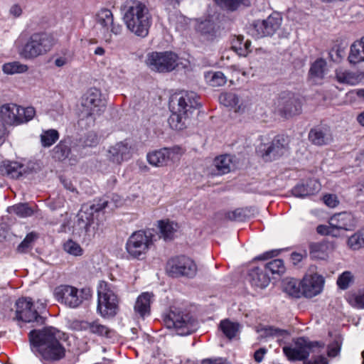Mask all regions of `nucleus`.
<instances>
[{
    "label": "nucleus",
    "instance_id": "obj_1",
    "mask_svg": "<svg viewBox=\"0 0 364 364\" xmlns=\"http://www.w3.org/2000/svg\"><path fill=\"white\" fill-rule=\"evenodd\" d=\"M59 338L60 332L53 327L33 330L29 333L31 350L44 364H52L65 355V349Z\"/></svg>",
    "mask_w": 364,
    "mask_h": 364
},
{
    "label": "nucleus",
    "instance_id": "obj_2",
    "mask_svg": "<svg viewBox=\"0 0 364 364\" xmlns=\"http://www.w3.org/2000/svg\"><path fill=\"white\" fill-rule=\"evenodd\" d=\"M122 19L127 29L145 37L151 25V15L146 4L139 0H127L121 6Z\"/></svg>",
    "mask_w": 364,
    "mask_h": 364
},
{
    "label": "nucleus",
    "instance_id": "obj_3",
    "mask_svg": "<svg viewBox=\"0 0 364 364\" xmlns=\"http://www.w3.org/2000/svg\"><path fill=\"white\" fill-rule=\"evenodd\" d=\"M200 106L198 97L194 92H185L171 100V112L168 123L171 128L181 130L188 122L193 111Z\"/></svg>",
    "mask_w": 364,
    "mask_h": 364
},
{
    "label": "nucleus",
    "instance_id": "obj_4",
    "mask_svg": "<svg viewBox=\"0 0 364 364\" xmlns=\"http://www.w3.org/2000/svg\"><path fill=\"white\" fill-rule=\"evenodd\" d=\"M57 40L53 34L46 32L32 34L23 46L20 55L26 60H33L46 54L55 45Z\"/></svg>",
    "mask_w": 364,
    "mask_h": 364
},
{
    "label": "nucleus",
    "instance_id": "obj_5",
    "mask_svg": "<svg viewBox=\"0 0 364 364\" xmlns=\"http://www.w3.org/2000/svg\"><path fill=\"white\" fill-rule=\"evenodd\" d=\"M324 343L312 342L304 338H298L289 346L283 347V353L290 361H302L308 358L310 353H320Z\"/></svg>",
    "mask_w": 364,
    "mask_h": 364
},
{
    "label": "nucleus",
    "instance_id": "obj_6",
    "mask_svg": "<svg viewBox=\"0 0 364 364\" xmlns=\"http://www.w3.org/2000/svg\"><path fill=\"white\" fill-rule=\"evenodd\" d=\"M36 114L33 107H23L14 103L4 104L0 107V121L8 125L17 126L31 120Z\"/></svg>",
    "mask_w": 364,
    "mask_h": 364
},
{
    "label": "nucleus",
    "instance_id": "obj_7",
    "mask_svg": "<svg viewBox=\"0 0 364 364\" xmlns=\"http://www.w3.org/2000/svg\"><path fill=\"white\" fill-rule=\"evenodd\" d=\"M152 234L144 230L133 232L126 242V251L129 257L142 260L153 245Z\"/></svg>",
    "mask_w": 364,
    "mask_h": 364
},
{
    "label": "nucleus",
    "instance_id": "obj_8",
    "mask_svg": "<svg viewBox=\"0 0 364 364\" xmlns=\"http://www.w3.org/2000/svg\"><path fill=\"white\" fill-rule=\"evenodd\" d=\"M164 323L168 328L173 329L179 336H187L198 328V321L188 314L176 309L171 310L164 317Z\"/></svg>",
    "mask_w": 364,
    "mask_h": 364
},
{
    "label": "nucleus",
    "instance_id": "obj_9",
    "mask_svg": "<svg viewBox=\"0 0 364 364\" xmlns=\"http://www.w3.org/2000/svg\"><path fill=\"white\" fill-rule=\"evenodd\" d=\"M97 311L103 317H112L117 314L119 300L113 287L106 282H100L97 289Z\"/></svg>",
    "mask_w": 364,
    "mask_h": 364
},
{
    "label": "nucleus",
    "instance_id": "obj_10",
    "mask_svg": "<svg viewBox=\"0 0 364 364\" xmlns=\"http://www.w3.org/2000/svg\"><path fill=\"white\" fill-rule=\"evenodd\" d=\"M54 295L56 300L68 307L75 309L78 307L84 299L91 296L89 289L77 288L70 285H60L55 289Z\"/></svg>",
    "mask_w": 364,
    "mask_h": 364
},
{
    "label": "nucleus",
    "instance_id": "obj_11",
    "mask_svg": "<svg viewBox=\"0 0 364 364\" xmlns=\"http://www.w3.org/2000/svg\"><path fill=\"white\" fill-rule=\"evenodd\" d=\"M96 22L102 39L107 43L112 41L113 35L118 36L122 32V26L114 21V15L109 9L100 10L96 14Z\"/></svg>",
    "mask_w": 364,
    "mask_h": 364
},
{
    "label": "nucleus",
    "instance_id": "obj_12",
    "mask_svg": "<svg viewBox=\"0 0 364 364\" xmlns=\"http://www.w3.org/2000/svg\"><path fill=\"white\" fill-rule=\"evenodd\" d=\"M82 117L90 119L93 122L96 116L104 112L106 105L101 97L100 91L97 88H91L82 99Z\"/></svg>",
    "mask_w": 364,
    "mask_h": 364
},
{
    "label": "nucleus",
    "instance_id": "obj_13",
    "mask_svg": "<svg viewBox=\"0 0 364 364\" xmlns=\"http://www.w3.org/2000/svg\"><path fill=\"white\" fill-rule=\"evenodd\" d=\"M166 272L172 277H186L192 278L197 272L195 262L185 256L170 259L166 264Z\"/></svg>",
    "mask_w": 364,
    "mask_h": 364
},
{
    "label": "nucleus",
    "instance_id": "obj_14",
    "mask_svg": "<svg viewBox=\"0 0 364 364\" xmlns=\"http://www.w3.org/2000/svg\"><path fill=\"white\" fill-rule=\"evenodd\" d=\"M178 56L173 52H153L147 58V65L159 73L171 72L177 66Z\"/></svg>",
    "mask_w": 364,
    "mask_h": 364
},
{
    "label": "nucleus",
    "instance_id": "obj_15",
    "mask_svg": "<svg viewBox=\"0 0 364 364\" xmlns=\"http://www.w3.org/2000/svg\"><path fill=\"white\" fill-rule=\"evenodd\" d=\"M275 105L279 114L287 118L299 114L301 111L299 99L294 93L289 92L281 93Z\"/></svg>",
    "mask_w": 364,
    "mask_h": 364
},
{
    "label": "nucleus",
    "instance_id": "obj_16",
    "mask_svg": "<svg viewBox=\"0 0 364 364\" xmlns=\"http://www.w3.org/2000/svg\"><path fill=\"white\" fill-rule=\"evenodd\" d=\"M16 315L18 320L26 323L36 322L38 324H43L44 318L34 308L33 304L30 298L19 299L16 303Z\"/></svg>",
    "mask_w": 364,
    "mask_h": 364
},
{
    "label": "nucleus",
    "instance_id": "obj_17",
    "mask_svg": "<svg viewBox=\"0 0 364 364\" xmlns=\"http://www.w3.org/2000/svg\"><path fill=\"white\" fill-rule=\"evenodd\" d=\"M220 104L232 109L235 113L242 114L250 106V100L235 92H223L219 96Z\"/></svg>",
    "mask_w": 364,
    "mask_h": 364
},
{
    "label": "nucleus",
    "instance_id": "obj_18",
    "mask_svg": "<svg viewBox=\"0 0 364 364\" xmlns=\"http://www.w3.org/2000/svg\"><path fill=\"white\" fill-rule=\"evenodd\" d=\"M181 155V149L179 147L164 148L149 153L147 160L151 165L161 167L167 165L169 161L178 160Z\"/></svg>",
    "mask_w": 364,
    "mask_h": 364
},
{
    "label": "nucleus",
    "instance_id": "obj_19",
    "mask_svg": "<svg viewBox=\"0 0 364 364\" xmlns=\"http://www.w3.org/2000/svg\"><path fill=\"white\" fill-rule=\"evenodd\" d=\"M282 18L274 13L269 16L265 20L257 21L254 26L253 35L257 38L271 36L280 28Z\"/></svg>",
    "mask_w": 364,
    "mask_h": 364
},
{
    "label": "nucleus",
    "instance_id": "obj_20",
    "mask_svg": "<svg viewBox=\"0 0 364 364\" xmlns=\"http://www.w3.org/2000/svg\"><path fill=\"white\" fill-rule=\"evenodd\" d=\"M107 159L116 164H121L132 156L131 146L127 141H119L110 146L106 151Z\"/></svg>",
    "mask_w": 364,
    "mask_h": 364
},
{
    "label": "nucleus",
    "instance_id": "obj_21",
    "mask_svg": "<svg viewBox=\"0 0 364 364\" xmlns=\"http://www.w3.org/2000/svg\"><path fill=\"white\" fill-rule=\"evenodd\" d=\"M303 296L314 297L320 294L324 284V279L318 274H307L301 282Z\"/></svg>",
    "mask_w": 364,
    "mask_h": 364
},
{
    "label": "nucleus",
    "instance_id": "obj_22",
    "mask_svg": "<svg viewBox=\"0 0 364 364\" xmlns=\"http://www.w3.org/2000/svg\"><path fill=\"white\" fill-rule=\"evenodd\" d=\"M287 150V143L285 139L278 136L272 140L262 156L266 161L274 160L283 156Z\"/></svg>",
    "mask_w": 364,
    "mask_h": 364
},
{
    "label": "nucleus",
    "instance_id": "obj_23",
    "mask_svg": "<svg viewBox=\"0 0 364 364\" xmlns=\"http://www.w3.org/2000/svg\"><path fill=\"white\" fill-rule=\"evenodd\" d=\"M329 224L336 229L349 230L355 227V220L351 213L343 212L333 215Z\"/></svg>",
    "mask_w": 364,
    "mask_h": 364
},
{
    "label": "nucleus",
    "instance_id": "obj_24",
    "mask_svg": "<svg viewBox=\"0 0 364 364\" xmlns=\"http://www.w3.org/2000/svg\"><path fill=\"white\" fill-rule=\"evenodd\" d=\"M321 189L320 183L316 179H309L306 183L297 184L292 190V193L296 197H306L314 195Z\"/></svg>",
    "mask_w": 364,
    "mask_h": 364
},
{
    "label": "nucleus",
    "instance_id": "obj_25",
    "mask_svg": "<svg viewBox=\"0 0 364 364\" xmlns=\"http://www.w3.org/2000/svg\"><path fill=\"white\" fill-rule=\"evenodd\" d=\"M0 173L11 178L18 179L26 173V167L17 161H3L0 164Z\"/></svg>",
    "mask_w": 364,
    "mask_h": 364
},
{
    "label": "nucleus",
    "instance_id": "obj_26",
    "mask_svg": "<svg viewBox=\"0 0 364 364\" xmlns=\"http://www.w3.org/2000/svg\"><path fill=\"white\" fill-rule=\"evenodd\" d=\"M309 140L315 145L322 146L332 141L331 131L327 127H316L309 134Z\"/></svg>",
    "mask_w": 364,
    "mask_h": 364
},
{
    "label": "nucleus",
    "instance_id": "obj_27",
    "mask_svg": "<svg viewBox=\"0 0 364 364\" xmlns=\"http://www.w3.org/2000/svg\"><path fill=\"white\" fill-rule=\"evenodd\" d=\"M248 278L252 286L261 289L265 288L269 283V277L264 267L251 269L248 274Z\"/></svg>",
    "mask_w": 364,
    "mask_h": 364
},
{
    "label": "nucleus",
    "instance_id": "obj_28",
    "mask_svg": "<svg viewBox=\"0 0 364 364\" xmlns=\"http://www.w3.org/2000/svg\"><path fill=\"white\" fill-rule=\"evenodd\" d=\"M336 78L340 83L355 85L362 80L363 75L358 72L338 68L336 70Z\"/></svg>",
    "mask_w": 364,
    "mask_h": 364
},
{
    "label": "nucleus",
    "instance_id": "obj_29",
    "mask_svg": "<svg viewBox=\"0 0 364 364\" xmlns=\"http://www.w3.org/2000/svg\"><path fill=\"white\" fill-rule=\"evenodd\" d=\"M80 328L81 330L88 331L91 333L100 336L108 337L110 333V329L107 326L100 323L98 320L80 321Z\"/></svg>",
    "mask_w": 364,
    "mask_h": 364
},
{
    "label": "nucleus",
    "instance_id": "obj_30",
    "mask_svg": "<svg viewBox=\"0 0 364 364\" xmlns=\"http://www.w3.org/2000/svg\"><path fill=\"white\" fill-rule=\"evenodd\" d=\"M152 296L153 294L149 292H144L140 294L137 297L134 305V312L143 318L149 315L151 299Z\"/></svg>",
    "mask_w": 364,
    "mask_h": 364
},
{
    "label": "nucleus",
    "instance_id": "obj_31",
    "mask_svg": "<svg viewBox=\"0 0 364 364\" xmlns=\"http://www.w3.org/2000/svg\"><path fill=\"white\" fill-rule=\"evenodd\" d=\"M348 60L353 65L364 62V46L361 39L351 44Z\"/></svg>",
    "mask_w": 364,
    "mask_h": 364
},
{
    "label": "nucleus",
    "instance_id": "obj_32",
    "mask_svg": "<svg viewBox=\"0 0 364 364\" xmlns=\"http://www.w3.org/2000/svg\"><path fill=\"white\" fill-rule=\"evenodd\" d=\"M159 228L160 230V237L164 240L168 241L173 239L178 225L168 220H160L159 222Z\"/></svg>",
    "mask_w": 364,
    "mask_h": 364
},
{
    "label": "nucleus",
    "instance_id": "obj_33",
    "mask_svg": "<svg viewBox=\"0 0 364 364\" xmlns=\"http://www.w3.org/2000/svg\"><path fill=\"white\" fill-rule=\"evenodd\" d=\"M222 9L228 11H235L241 6H250V0H213Z\"/></svg>",
    "mask_w": 364,
    "mask_h": 364
},
{
    "label": "nucleus",
    "instance_id": "obj_34",
    "mask_svg": "<svg viewBox=\"0 0 364 364\" xmlns=\"http://www.w3.org/2000/svg\"><path fill=\"white\" fill-rule=\"evenodd\" d=\"M70 153V142L66 140L60 141L52 150V157L57 161H64Z\"/></svg>",
    "mask_w": 364,
    "mask_h": 364
},
{
    "label": "nucleus",
    "instance_id": "obj_35",
    "mask_svg": "<svg viewBox=\"0 0 364 364\" xmlns=\"http://www.w3.org/2000/svg\"><path fill=\"white\" fill-rule=\"evenodd\" d=\"M259 332L260 333V336L262 337L276 338L279 342L289 336V333L287 330L280 329L274 326L262 328L259 331Z\"/></svg>",
    "mask_w": 364,
    "mask_h": 364
},
{
    "label": "nucleus",
    "instance_id": "obj_36",
    "mask_svg": "<svg viewBox=\"0 0 364 364\" xmlns=\"http://www.w3.org/2000/svg\"><path fill=\"white\" fill-rule=\"evenodd\" d=\"M28 66L19 61H13L4 63L2 65V70L6 75H15L25 73L28 71Z\"/></svg>",
    "mask_w": 364,
    "mask_h": 364
},
{
    "label": "nucleus",
    "instance_id": "obj_37",
    "mask_svg": "<svg viewBox=\"0 0 364 364\" xmlns=\"http://www.w3.org/2000/svg\"><path fill=\"white\" fill-rule=\"evenodd\" d=\"M284 291L295 298H300L303 296L301 282H299L294 279L284 282Z\"/></svg>",
    "mask_w": 364,
    "mask_h": 364
},
{
    "label": "nucleus",
    "instance_id": "obj_38",
    "mask_svg": "<svg viewBox=\"0 0 364 364\" xmlns=\"http://www.w3.org/2000/svg\"><path fill=\"white\" fill-rule=\"evenodd\" d=\"M219 327L228 338L232 339L238 332L240 325L237 323L232 322L228 319H225L220 321Z\"/></svg>",
    "mask_w": 364,
    "mask_h": 364
},
{
    "label": "nucleus",
    "instance_id": "obj_39",
    "mask_svg": "<svg viewBox=\"0 0 364 364\" xmlns=\"http://www.w3.org/2000/svg\"><path fill=\"white\" fill-rule=\"evenodd\" d=\"M348 246L353 250L364 247V229L358 231L348 239Z\"/></svg>",
    "mask_w": 364,
    "mask_h": 364
},
{
    "label": "nucleus",
    "instance_id": "obj_40",
    "mask_svg": "<svg viewBox=\"0 0 364 364\" xmlns=\"http://www.w3.org/2000/svg\"><path fill=\"white\" fill-rule=\"evenodd\" d=\"M230 156L228 155H223L217 157L215 159L214 164L218 171V174H225L230 170Z\"/></svg>",
    "mask_w": 364,
    "mask_h": 364
},
{
    "label": "nucleus",
    "instance_id": "obj_41",
    "mask_svg": "<svg viewBox=\"0 0 364 364\" xmlns=\"http://www.w3.org/2000/svg\"><path fill=\"white\" fill-rule=\"evenodd\" d=\"M10 213H15L20 218H27L33 215V209L27 203H18L8 208Z\"/></svg>",
    "mask_w": 364,
    "mask_h": 364
},
{
    "label": "nucleus",
    "instance_id": "obj_42",
    "mask_svg": "<svg viewBox=\"0 0 364 364\" xmlns=\"http://www.w3.org/2000/svg\"><path fill=\"white\" fill-rule=\"evenodd\" d=\"M59 139V133L55 129L43 131L41 134V141L44 147L52 146Z\"/></svg>",
    "mask_w": 364,
    "mask_h": 364
},
{
    "label": "nucleus",
    "instance_id": "obj_43",
    "mask_svg": "<svg viewBox=\"0 0 364 364\" xmlns=\"http://www.w3.org/2000/svg\"><path fill=\"white\" fill-rule=\"evenodd\" d=\"M326 65V62L323 59L319 58L316 60L311 66L309 70L310 75L311 77L322 78L324 75Z\"/></svg>",
    "mask_w": 364,
    "mask_h": 364
},
{
    "label": "nucleus",
    "instance_id": "obj_44",
    "mask_svg": "<svg viewBox=\"0 0 364 364\" xmlns=\"http://www.w3.org/2000/svg\"><path fill=\"white\" fill-rule=\"evenodd\" d=\"M206 78L210 85L213 87L223 86L227 82L226 76L220 71L209 73L206 75Z\"/></svg>",
    "mask_w": 364,
    "mask_h": 364
},
{
    "label": "nucleus",
    "instance_id": "obj_45",
    "mask_svg": "<svg viewBox=\"0 0 364 364\" xmlns=\"http://www.w3.org/2000/svg\"><path fill=\"white\" fill-rule=\"evenodd\" d=\"M264 269L267 272L269 271L272 274H282L285 272V267L282 259H274L264 266Z\"/></svg>",
    "mask_w": 364,
    "mask_h": 364
},
{
    "label": "nucleus",
    "instance_id": "obj_46",
    "mask_svg": "<svg viewBox=\"0 0 364 364\" xmlns=\"http://www.w3.org/2000/svg\"><path fill=\"white\" fill-rule=\"evenodd\" d=\"M64 250L73 256H81L83 254V250L76 242L69 240L64 243Z\"/></svg>",
    "mask_w": 364,
    "mask_h": 364
},
{
    "label": "nucleus",
    "instance_id": "obj_47",
    "mask_svg": "<svg viewBox=\"0 0 364 364\" xmlns=\"http://www.w3.org/2000/svg\"><path fill=\"white\" fill-rule=\"evenodd\" d=\"M353 280V276L350 272L346 271L343 272L337 279V285L341 289H346Z\"/></svg>",
    "mask_w": 364,
    "mask_h": 364
},
{
    "label": "nucleus",
    "instance_id": "obj_48",
    "mask_svg": "<svg viewBox=\"0 0 364 364\" xmlns=\"http://www.w3.org/2000/svg\"><path fill=\"white\" fill-rule=\"evenodd\" d=\"M348 301L351 306L357 309H364V289L358 294L351 295Z\"/></svg>",
    "mask_w": 364,
    "mask_h": 364
},
{
    "label": "nucleus",
    "instance_id": "obj_49",
    "mask_svg": "<svg viewBox=\"0 0 364 364\" xmlns=\"http://www.w3.org/2000/svg\"><path fill=\"white\" fill-rule=\"evenodd\" d=\"M36 236L33 233H29L26 235L24 240L20 243L17 247V251L21 253L27 252L31 247V243L34 241Z\"/></svg>",
    "mask_w": 364,
    "mask_h": 364
},
{
    "label": "nucleus",
    "instance_id": "obj_50",
    "mask_svg": "<svg viewBox=\"0 0 364 364\" xmlns=\"http://www.w3.org/2000/svg\"><path fill=\"white\" fill-rule=\"evenodd\" d=\"M100 142V138L98 135L93 132H89L84 141V144L85 146L88 147H94L96 146Z\"/></svg>",
    "mask_w": 364,
    "mask_h": 364
},
{
    "label": "nucleus",
    "instance_id": "obj_51",
    "mask_svg": "<svg viewBox=\"0 0 364 364\" xmlns=\"http://www.w3.org/2000/svg\"><path fill=\"white\" fill-rule=\"evenodd\" d=\"M198 29L203 35L212 36L214 33V24L210 21H205L198 26Z\"/></svg>",
    "mask_w": 364,
    "mask_h": 364
},
{
    "label": "nucleus",
    "instance_id": "obj_52",
    "mask_svg": "<svg viewBox=\"0 0 364 364\" xmlns=\"http://www.w3.org/2000/svg\"><path fill=\"white\" fill-rule=\"evenodd\" d=\"M341 348V341L337 339L328 346V355L329 357H336L340 352Z\"/></svg>",
    "mask_w": 364,
    "mask_h": 364
},
{
    "label": "nucleus",
    "instance_id": "obj_53",
    "mask_svg": "<svg viewBox=\"0 0 364 364\" xmlns=\"http://www.w3.org/2000/svg\"><path fill=\"white\" fill-rule=\"evenodd\" d=\"M78 225L80 228H84L85 231L88 230V228L90 225V220L87 213L80 212L78 214Z\"/></svg>",
    "mask_w": 364,
    "mask_h": 364
},
{
    "label": "nucleus",
    "instance_id": "obj_54",
    "mask_svg": "<svg viewBox=\"0 0 364 364\" xmlns=\"http://www.w3.org/2000/svg\"><path fill=\"white\" fill-rule=\"evenodd\" d=\"M323 352L324 349L320 353L313 355L312 358L305 364H328V359L323 353Z\"/></svg>",
    "mask_w": 364,
    "mask_h": 364
},
{
    "label": "nucleus",
    "instance_id": "obj_55",
    "mask_svg": "<svg viewBox=\"0 0 364 364\" xmlns=\"http://www.w3.org/2000/svg\"><path fill=\"white\" fill-rule=\"evenodd\" d=\"M200 364H231V363L225 358L217 357L203 359Z\"/></svg>",
    "mask_w": 364,
    "mask_h": 364
},
{
    "label": "nucleus",
    "instance_id": "obj_56",
    "mask_svg": "<svg viewBox=\"0 0 364 364\" xmlns=\"http://www.w3.org/2000/svg\"><path fill=\"white\" fill-rule=\"evenodd\" d=\"M228 219L231 220L242 221L245 219V214L242 209H237L234 211L229 212L227 214Z\"/></svg>",
    "mask_w": 364,
    "mask_h": 364
},
{
    "label": "nucleus",
    "instance_id": "obj_57",
    "mask_svg": "<svg viewBox=\"0 0 364 364\" xmlns=\"http://www.w3.org/2000/svg\"><path fill=\"white\" fill-rule=\"evenodd\" d=\"M108 200L105 198L100 199L97 203L90 206V209L94 212H99L108 206Z\"/></svg>",
    "mask_w": 364,
    "mask_h": 364
},
{
    "label": "nucleus",
    "instance_id": "obj_58",
    "mask_svg": "<svg viewBox=\"0 0 364 364\" xmlns=\"http://www.w3.org/2000/svg\"><path fill=\"white\" fill-rule=\"evenodd\" d=\"M9 13L12 17L18 18L21 16L23 10L20 5L15 4L10 7Z\"/></svg>",
    "mask_w": 364,
    "mask_h": 364
},
{
    "label": "nucleus",
    "instance_id": "obj_59",
    "mask_svg": "<svg viewBox=\"0 0 364 364\" xmlns=\"http://www.w3.org/2000/svg\"><path fill=\"white\" fill-rule=\"evenodd\" d=\"M323 201L326 205L331 208L336 207L338 201L337 200V198L334 195H326L323 196Z\"/></svg>",
    "mask_w": 364,
    "mask_h": 364
},
{
    "label": "nucleus",
    "instance_id": "obj_60",
    "mask_svg": "<svg viewBox=\"0 0 364 364\" xmlns=\"http://www.w3.org/2000/svg\"><path fill=\"white\" fill-rule=\"evenodd\" d=\"M334 228L332 227L330 224L329 225H320L317 227L316 230L317 232L323 235H328L332 234V230Z\"/></svg>",
    "mask_w": 364,
    "mask_h": 364
},
{
    "label": "nucleus",
    "instance_id": "obj_61",
    "mask_svg": "<svg viewBox=\"0 0 364 364\" xmlns=\"http://www.w3.org/2000/svg\"><path fill=\"white\" fill-rule=\"evenodd\" d=\"M70 61V57L68 55L58 56L55 60L54 64L58 68H61L67 65Z\"/></svg>",
    "mask_w": 364,
    "mask_h": 364
},
{
    "label": "nucleus",
    "instance_id": "obj_62",
    "mask_svg": "<svg viewBox=\"0 0 364 364\" xmlns=\"http://www.w3.org/2000/svg\"><path fill=\"white\" fill-rule=\"evenodd\" d=\"M251 41L250 40L244 41L243 47L239 48V55L246 56L250 51Z\"/></svg>",
    "mask_w": 364,
    "mask_h": 364
},
{
    "label": "nucleus",
    "instance_id": "obj_63",
    "mask_svg": "<svg viewBox=\"0 0 364 364\" xmlns=\"http://www.w3.org/2000/svg\"><path fill=\"white\" fill-rule=\"evenodd\" d=\"M243 43H244V37L242 36H238L232 41V48L237 53L238 55H239V48L243 47Z\"/></svg>",
    "mask_w": 364,
    "mask_h": 364
},
{
    "label": "nucleus",
    "instance_id": "obj_64",
    "mask_svg": "<svg viewBox=\"0 0 364 364\" xmlns=\"http://www.w3.org/2000/svg\"><path fill=\"white\" fill-rule=\"evenodd\" d=\"M267 350L264 348H259L257 351H255L254 354V358L256 362L260 363L262 361L264 354L266 353Z\"/></svg>",
    "mask_w": 364,
    "mask_h": 364
}]
</instances>
